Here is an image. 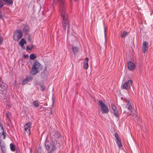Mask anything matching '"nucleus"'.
<instances>
[{
	"mask_svg": "<svg viewBox=\"0 0 153 153\" xmlns=\"http://www.w3.org/2000/svg\"><path fill=\"white\" fill-rule=\"evenodd\" d=\"M98 104L101 107V111L102 114H108V113L109 111L108 106L102 100H99L98 102Z\"/></svg>",
	"mask_w": 153,
	"mask_h": 153,
	"instance_id": "obj_3",
	"label": "nucleus"
},
{
	"mask_svg": "<svg viewBox=\"0 0 153 153\" xmlns=\"http://www.w3.org/2000/svg\"><path fill=\"white\" fill-rule=\"evenodd\" d=\"M117 144L118 146L120 148L122 146V145L121 141L120 142H117Z\"/></svg>",
	"mask_w": 153,
	"mask_h": 153,
	"instance_id": "obj_28",
	"label": "nucleus"
},
{
	"mask_svg": "<svg viewBox=\"0 0 153 153\" xmlns=\"http://www.w3.org/2000/svg\"><path fill=\"white\" fill-rule=\"evenodd\" d=\"M128 33L126 31H124L121 34V38H124L128 35Z\"/></svg>",
	"mask_w": 153,
	"mask_h": 153,
	"instance_id": "obj_21",
	"label": "nucleus"
},
{
	"mask_svg": "<svg viewBox=\"0 0 153 153\" xmlns=\"http://www.w3.org/2000/svg\"><path fill=\"white\" fill-rule=\"evenodd\" d=\"M30 36H29V37H28V40L29 41H31V40H30Z\"/></svg>",
	"mask_w": 153,
	"mask_h": 153,
	"instance_id": "obj_33",
	"label": "nucleus"
},
{
	"mask_svg": "<svg viewBox=\"0 0 153 153\" xmlns=\"http://www.w3.org/2000/svg\"><path fill=\"white\" fill-rule=\"evenodd\" d=\"M132 114V111H131V113H130L128 115H131Z\"/></svg>",
	"mask_w": 153,
	"mask_h": 153,
	"instance_id": "obj_34",
	"label": "nucleus"
},
{
	"mask_svg": "<svg viewBox=\"0 0 153 153\" xmlns=\"http://www.w3.org/2000/svg\"><path fill=\"white\" fill-rule=\"evenodd\" d=\"M149 48V43L147 41L143 42L142 45V50L144 53H146Z\"/></svg>",
	"mask_w": 153,
	"mask_h": 153,
	"instance_id": "obj_7",
	"label": "nucleus"
},
{
	"mask_svg": "<svg viewBox=\"0 0 153 153\" xmlns=\"http://www.w3.org/2000/svg\"><path fill=\"white\" fill-rule=\"evenodd\" d=\"M31 123L30 122L27 123L24 126V133L25 134L29 135L31 133L30 128Z\"/></svg>",
	"mask_w": 153,
	"mask_h": 153,
	"instance_id": "obj_5",
	"label": "nucleus"
},
{
	"mask_svg": "<svg viewBox=\"0 0 153 153\" xmlns=\"http://www.w3.org/2000/svg\"><path fill=\"white\" fill-rule=\"evenodd\" d=\"M89 60L88 58L86 57L85 59V60L83 62V68L85 69H87L88 67V62Z\"/></svg>",
	"mask_w": 153,
	"mask_h": 153,
	"instance_id": "obj_11",
	"label": "nucleus"
},
{
	"mask_svg": "<svg viewBox=\"0 0 153 153\" xmlns=\"http://www.w3.org/2000/svg\"><path fill=\"white\" fill-rule=\"evenodd\" d=\"M22 36V32L21 30H18L14 32L13 39L15 41H18Z\"/></svg>",
	"mask_w": 153,
	"mask_h": 153,
	"instance_id": "obj_4",
	"label": "nucleus"
},
{
	"mask_svg": "<svg viewBox=\"0 0 153 153\" xmlns=\"http://www.w3.org/2000/svg\"><path fill=\"white\" fill-rule=\"evenodd\" d=\"M127 67L129 70L133 71L135 68V65L131 61H129L127 63Z\"/></svg>",
	"mask_w": 153,
	"mask_h": 153,
	"instance_id": "obj_9",
	"label": "nucleus"
},
{
	"mask_svg": "<svg viewBox=\"0 0 153 153\" xmlns=\"http://www.w3.org/2000/svg\"><path fill=\"white\" fill-rule=\"evenodd\" d=\"M72 50L73 52V53L75 54L78 51L79 49L77 47L74 46L72 47Z\"/></svg>",
	"mask_w": 153,
	"mask_h": 153,
	"instance_id": "obj_20",
	"label": "nucleus"
},
{
	"mask_svg": "<svg viewBox=\"0 0 153 153\" xmlns=\"http://www.w3.org/2000/svg\"><path fill=\"white\" fill-rule=\"evenodd\" d=\"M116 139L117 140V142H120V141H121V139H120V138L119 137L116 138Z\"/></svg>",
	"mask_w": 153,
	"mask_h": 153,
	"instance_id": "obj_32",
	"label": "nucleus"
},
{
	"mask_svg": "<svg viewBox=\"0 0 153 153\" xmlns=\"http://www.w3.org/2000/svg\"><path fill=\"white\" fill-rule=\"evenodd\" d=\"M4 2H6L7 4L11 5L13 4V0H2Z\"/></svg>",
	"mask_w": 153,
	"mask_h": 153,
	"instance_id": "obj_22",
	"label": "nucleus"
},
{
	"mask_svg": "<svg viewBox=\"0 0 153 153\" xmlns=\"http://www.w3.org/2000/svg\"><path fill=\"white\" fill-rule=\"evenodd\" d=\"M6 119H7L8 120H10V117L11 116V113L9 111H8L6 113Z\"/></svg>",
	"mask_w": 153,
	"mask_h": 153,
	"instance_id": "obj_23",
	"label": "nucleus"
},
{
	"mask_svg": "<svg viewBox=\"0 0 153 153\" xmlns=\"http://www.w3.org/2000/svg\"><path fill=\"white\" fill-rule=\"evenodd\" d=\"M74 1H77V0H74Z\"/></svg>",
	"mask_w": 153,
	"mask_h": 153,
	"instance_id": "obj_38",
	"label": "nucleus"
},
{
	"mask_svg": "<svg viewBox=\"0 0 153 153\" xmlns=\"http://www.w3.org/2000/svg\"><path fill=\"white\" fill-rule=\"evenodd\" d=\"M33 105L34 107L36 108L38 107L39 105L38 101L37 100L33 101Z\"/></svg>",
	"mask_w": 153,
	"mask_h": 153,
	"instance_id": "obj_18",
	"label": "nucleus"
},
{
	"mask_svg": "<svg viewBox=\"0 0 153 153\" xmlns=\"http://www.w3.org/2000/svg\"><path fill=\"white\" fill-rule=\"evenodd\" d=\"M126 102L127 103L126 105V108H127L129 110L131 111L132 110V107L131 104L129 101L127 100Z\"/></svg>",
	"mask_w": 153,
	"mask_h": 153,
	"instance_id": "obj_15",
	"label": "nucleus"
},
{
	"mask_svg": "<svg viewBox=\"0 0 153 153\" xmlns=\"http://www.w3.org/2000/svg\"><path fill=\"white\" fill-rule=\"evenodd\" d=\"M40 86L41 88V89H42V90L43 91L45 89V87L44 85H40Z\"/></svg>",
	"mask_w": 153,
	"mask_h": 153,
	"instance_id": "obj_29",
	"label": "nucleus"
},
{
	"mask_svg": "<svg viewBox=\"0 0 153 153\" xmlns=\"http://www.w3.org/2000/svg\"><path fill=\"white\" fill-rule=\"evenodd\" d=\"M114 136L116 138L118 137H118V133H115L114 134Z\"/></svg>",
	"mask_w": 153,
	"mask_h": 153,
	"instance_id": "obj_31",
	"label": "nucleus"
},
{
	"mask_svg": "<svg viewBox=\"0 0 153 153\" xmlns=\"http://www.w3.org/2000/svg\"><path fill=\"white\" fill-rule=\"evenodd\" d=\"M42 65L37 61H36L33 63L31 68L30 73L33 75L37 74L42 69Z\"/></svg>",
	"mask_w": 153,
	"mask_h": 153,
	"instance_id": "obj_2",
	"label": "nucleus"
},
{
	"mask_svg": "<svg viewBox=\"0 0 153 153\" xmlns=\"http://www.w3.org/2000/svg\"><path fill=\"white\" fill-rule=\"evenodd\" d=\"M23 57L25 58H27L29 57V55L28 54H27V55H23Z\"/></svg>",
	"mask_w": 153,
	"mask_h": 153,
	"instance_id": "obj_30",
	"label": "nucleus"
},
{
	"mask_svg": "<svg viewBox=\"0 0 153 153\" xmlns=\"http://www.w3.org/2000/svg\"><path fill=\"white\" fill-rule=\"evenodd\" d=\"M59 2V13L62 18V27L64 30H67L68 33L69 32L70 27V23L69 17L68 13L66 11L65 5L64 0H58Z\"/></svg>",
	"mask_w": 153,
	"mask_h": 153,
	"instance_id": "obj_1",
	"label": "nucleus"
},
{
	"mask_svg": "<svg viewBox=\"0 0 153 153\" xmlns=\"http://www.w3.org/2000/svg\"><path fill=\"white\" fill-rule=\"evenodd\" d=\"M52 144L49 141H46L45 145V147L46 149L48 151L50 150Z\"/></svg>",
	"mask_w": 153,
	"mask_h": 153,
	"instance_id": "obj_12",
	"label": "nucleus"
},
{
	"mask_svg": "<svg viewBox=\"0 0 153 153\" xmlns=\"http://www.w3.org/2000/svg\"><path fill=\"white\" fill-rule=\"evenodd\" d=\"M44 108V107H43L42 106H40V108Z\"/></svg>",
	"mask_w": 153,
	"mask_h": 153,
	"instance_id": "obj_37",
	"label": "nucleus"
},
{
	"mask_svg": "<svg viewBox=\"0 0 153 153\" xmlns=\"http://www.w3.org/2000/svg\"><path fill=\"white\" fill-rule=\"evenodd\" d=\"M29 78H26L22 81V84L23 85H24L29 80Z\"/></svg>",
	"mask_w": 153,
	"mask_h": 153,
	"instance_id": "obj_27",
	"label": "nucleus"
},
{
	"mask_svg": "<svg viewBox=\"0 0 153 153\" xmlns=\"http://www.w3.org/2000/svg\"><path fill=\"white\" fill-rule=\"evenodd\" d=\"M4 3L2 0H0V10L3 7ZM3 15L2 14L1 12L0 11V19L2 18Z\"/></svg>",
	"mask_w": 153,
	"mask_h": 153,
	"instance_id": "obj_16",
	"label": "nucleus"
},
{
	"mask_svg": "<svg viewBox=\"0 0 153 153\" xmlns=\"http://www.w3.org/2000/svg\"><path fill=\"white\" fill-rule=\"evenodd\" d=\"M23 30L25 34H28L30 31L29 27L28 25H25L23 28Z\"/></svg>",
	"mask_w": 153,
	"mask_h": 153,
	"instance_id": "obj_13",
	"label": "nucleus"
},
{
	"mask_svg": "<svg viewBox=\"0 0 153 153\" xmlns=\"http://www.w3.org/2000/svg\"><path fill=\"white\" fill-rule=\"evenodd\" d=\"M26 42L25 40L23 38H22L19 43V45L22 47L24 45Z\"/></svg>",
	"mask_w": 153,
	"mask_h": 153,
	"instance_id": "obj_17",
	"label": "nucleus"
},
{
	"mask_svg": "<svg viewBox=\"0 0 153 153\" xmlns=\"http://www.w3.org/2000/svg\"><path fill=\"white\" fill-rule=\"evenodd\" d=\"M56 149V146H55L54 144H52L51 146V148L50 149V152H53V151L55 150Z\"/></svg>",
	"mask_w": 153,
	"mask_h": 153,
	"instance_id": "obj_25",
	"label": "nucleus"
},
{
	"mask_svg": "<svg viewBox=\"0 0 153 153\" xmlns=\"http://www.w3.org/2000/svg\"><path fill=\"white\" fill-rule=\"evenodd\" d=\"M10 147L11 151L14 152L15 151V146L13 143H11L10 144Z\"/></svg>",
	"mask_w": 153,
	"mask_h": 153,
	"instance_id": "obj_19",
	"label": "nucleus"
},
{
	"mask_svg": "<svg viewBox=\"0 0 153 153\" xmlns=\"http://www.w3.org/2000/svg\"><path fill=\"white\" fill-rule=\"evenodd\" d=\"M48 153H53V152H51L49 151V152H48Z\"/></svg>",
	"mask_w": 153,
	"mask_h": 153,
	"instance_id": "obj_36",
	"label": "nucleus"
},
{
	"mask_svg": "<svg viewBox=\"0 0 153 153\" xmlns=\"http://www.w3.org/2000/svg\"><path fill=\"white\" fill-rule=\"evenodd\" d=\"M41 148H42L41 146H39V149H41Z\"/></svg>",
	"mask_w": 153,
	"mask_h": 153,
	"instance_id": "obj_35",
	"label": "nucleus"
},
{
	"mask_svg": "<svg viewBox=\"0 0 153 153\" xmlns=\"http://www.w3.org/2000/svg\"><path fill=\"white\" fill-rule=\"evenodd\" d=\"M132 80L131 79L129 80L123 84L122 85V88L124 89L128 90L132 85Z\"/></svg>",
	"mask_w": 153,
	"mask_h": 153,
	"instance_id": "obj_6",
	"label": "nucleus"
},
{
	"mask_svg": "<svg viewBox=\"0 0 153 153\" xmlns=\"http://www.w3.org/2000/svg\"><path fill=\"white\" fill-rule=\"evenodd\" d=\"M36 56L34 54H31L30 55V58L31 60H33L36 59Z\"/></svg>",
	"mask_w": 153,
	"mask_h": 153,
	"instance_id": "obj_24",
	"label": "nucleus"
},
{
	"mask_svg": "<svg viewBox=\"0 0 153 153\" xmlns=\"http://www.w3.org/2000/svg\"><path fill=\"white\" fill-rule=\"evenodd\" d=\"M34 47L32 43H31V46L29 47L28 46H27L26 47V49L29 51L31 50Z\"/></svg>",
	"mask_w": 153,
	"mask_h": 153,
	"instance_id": "obj_26",
	"label": "nucleus"
},
{
	"mask_svg": "<svg viewBox=\"0 0 153 153\" xmlns=\"http://www.w3.org/2000/svg\"><path fill=\"white\" fill-rule=\"evenodd\" d=\"M5 144L4 141L1 142V141H0V146L3 152L5 150Z\"/></svg>",
	"mask_w": 153,
	"mask_h": 153,
	"instance_id": "obj_14",
	"label": "nucleus"
},
{
	"mask_svg": "<svg viewBox=\"0 0 153 153\" xmlns=\"http://www.w3.org/2000/svg\"><path fill=\"white\" fill-rule=\"evenodd\" d=\"M112 109L113 110V114L114 116L116 117L118 116V111L117 109L114 104H111Z\"/></svg>",
	"mask_w": 153,
	"mask_h": 153,
	"instance_id": "obj_8",
	"label": "nucleus"
},
{
	"mask_svg": "<svg viewBox=\"0 0 153 153\" xmlns=\"http://www.w3.org/2000/svg\"><path fill=\"white\" fill-rule=\"evenodd\" d=\"M3 136V139L6 138V133L4 132L3 128L0 122V136Z\"/></svg>",
	"mask_w": 153,
	"mask_h": 153,
	"instance_id": "obj_10",
	"label": "nucleus"
}]
</instances>
